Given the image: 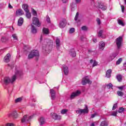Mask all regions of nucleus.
<instances>
[{
	"label": "nucleus",
	"mask_w": 126,
	"mask_h": 126,
	"mask_svg": "<svg viewBox=\"0 0 126 126\" xmlns=\"http://www.w3.org/2000/svg\"><path fill=\"white\" fill-rule=\"evenodd\" d=\"M18 74H19V75H21V72L19 71H16L15 75L13 76L12 80L10 79V78H9L8 77H5L3 80L4 84H5V85H7V84H9V83L14 82V81L16 80V75Z\"/></svg>",
	"instance_id": "f257e3e1"
},
{
	"label": "nucleus",
	"mask_w": 126,
	"mask_h": 126,
	"mask_svg": "<svg viewBox=\"0 0 126 126\" xmlns=\"http://www.w3.org/2000/svg\"><path fill=\"white\" fill-rule=\"evenodd\" d=\"M33 118V115L29 116L28 115H25L21 119V123H29L31 119Z\"/></svg>",
	"instance_id": "f03ea898"
},
{
	"label": "nucleus",
	"mask_w": 126,
	"mask_h": 126,
	"mask_svg": "<svg viewBox=\"0 0 126 126\" xmlns=\"http://www.w3.org/2000/svg\"><path fill=\"white\" fill-rule=\"evenodd\" d=\"M39 51L37 50H33L31 52L28 56L29 59H33L34 57H39Z\"/></svg>",
	"instance_id": "7ed1b4c3"
},
{
	"label": "nucleus",
	"mask_w": 126,
	"mask_h": 126,
	"mask_svg": "<svg viewBox=\"0 0 126 126\" xmlns=\"http://www.w3.org/2000/svg\"><path fill=\"white\" fill-rule=\"evenodd\" d=\"M124 39H123L122 36H119L116 39V43L118 49H120L121 47H122V44H123V42Z\"/></svg>",
	"instance_id": "20e7f679"
},
{
	"label": "nucleus",
	"mask_w": 126,
	"mask_h": 126,
	"mask_svg": "<svg viewBox=\"0 0 126 126\" xmlns=\"http://www.w3.org/2000/svg\"><path fill=\"white\" fill-rule=\"evenodd\" d=\"M88 78V76H86L82 79V84L83 85H86L87 83L88 84H91V83H92V82H91V81H90V80Z\"/></svg>",
	"instance_id": "39448f33"
},
{
	"label": "nucleus",
	"mask_w": 126,
	"mask_h": 126,
	"mask_svg": "<svg viewBox=\"0 0 126 126\" xmlns=\"http://www.w3.org/2000/svg\"><path fill=\"white\" fill-rule=\"evenodd\" d=\"M32 23L34 25H36L38 27H40L41 26V23H40V21L38 18L33 17L32 19Z\"/></svg>",
	"instance_id": "423d86ee"
},
{
	"label": "nucleus",
	"mask_w": 126,
	"mask_h": 126,
	"mask_svg": "<svg viewBox=\"0 0 126 126\" xmlns=\"http://www.w3.org/2000/svg\"><path fill=\"white\" fill-rule=\"evenodd\" d=\"M81 94V92L80 91H77L75 92H73L71 94L70 98V99H74L75 97H77V96H79Z\"/></svg>",
	"instance_id": "0eeeda50"
},
{
	"label": "nucleus",
	"mask_w": 126,
	"mask_h": 126,
	"mask_svg": "<svg viewBox=\"0 0 126 126\" xmlns=\"http://www.w3.org/2000/svg\"><path fill=\"white\" fill-rule=\"evenodd\" d=\"M66 19H63L59 23V27L60 28H64L66 25Z\"/></svg>",
	"instance_id": "6e6552de"
},
{
	"label": "nucleus",
	"mask_w": 126,
	"mask_h": 126,
	"mask_svg": "<svg viewBox=\"0 0 126 126\" xmlns=\"http://www.w3.org/2000/svg\"><path fill=\"white\" fill-rule=\"evenodd\" d=\"M51 116L54 120H57L60 121L62 119V116L57 114V113H53L51 114Z\"/></svg>",
	"instance_id": "1a4fd4ad"
},
{
	"label": "nucleus",
	"mask_w": 126,
	"mask_h": 126,
	"mask_svg": "<svg viewBox=\"0 0 126 126\" xmlns=\"http://www.w3.org/2000/svg\"><path fill=\"white\" fill-rule=\"evenodd\" d=\"M50 93L51 95V99L52 100H56V91L54 89H51L50 90Z\"/></svg>",
	"instance_id": "9d476101"
},
{
	"label": "nucleus",
	"mask_w": 126,
	"mask_h": 126,
	"mask_svg": "<svg viewBox=\"0 0 126 126\" xmlns=\"http://www.w3.org/2000/svg\"><path fill=\"white\" fill-rule=\"evenodd\" d=\"M23 14H24V12L21 9H18L16 11V15L17 16H19L20 15H23Z\"/></svg>",
	"instance_id": "9b49d317"
},
{
	"label": "nucleus",
	"mask_w": 126,
	"mask_h": 126,
	"mask_svg": "<svg viewBox=\"0 0 126 126\" xmlns=\"http://www.w3.org/2000/svg\"><path fill=\"white\" fill-rule=\"evenodd\" d=\"M9 117H12L13 119H16L18 117V114L16 111H14L9 114Z\"/></svg>",
	"instance_id": "f8f14e48"
},
{
	"label": "nucleus",
	"mask_w": 126,
	"mask_h": 126,
	"mask_svg": "<svg viewBox=\"0 0 126 126\" xmlns=\"http://www.w3.org/2000/svg\"><path fill=\"white\" fill-rule=\"evenodd\" d=\"M98 7L100 8V9H102V10H106L107 9V6L105 5L103 3H99Z\"/></svg>",
	"instance_id": "ddd939ff"
},
{
	"label": "nucleus",
	"mask_w": 126,
	"mask_h": 126,
	"mask_svg": "<svg viewBox=\"0 0 126 126\" xmlns=\"http://www.w3.org/2000/svg\"><path fill=\"white\" fill-rule=\"evenodd\" d=\"M105 42H104L103 41H100L99 43V49L103 51V50H104V48H105Z\"/></svg>",
	"instance_id": "4468645a"
},
{
	"label": "nucleus",
	"mask_w": 126,
	"mask_h": 126,
	"mask_svg": "<svg viewBox=\"0 0 126 126\" xmlns=\"http://www.w3.org/2000/svg\"><path fill=\"white\" fill-rule=\"evenodd\" d=\"M9 59H10V54L8 53L4 58L5 63H9Z\"/></svg>",
	"instance_id": "2eb2a0df"
},
{
	"label": "nucleus",
	"mask_w": 126,
	"mask_h": 126,
	"mask_svg": "<svg viewBox=\"0 0 126 126\" xmlns=\"http://www.w3.org/2000/svg\"><path fill=\"white\" fill-rule=\"evenodd\" d=\"M63 70L64 71V73L65 75H67L68 74V68L66 66H63Z\"/></svg>",
	"instance_id": "dca6fc26"
},
{
	"label": "nucleus",
	"mask_w": 126,
	"mask_h": 126,
	"mask_svg": "<svg viewBox=\"0 0 126 126\" xmlns=\"http://www.w3.org/2000/svg\"><path fill=\"white\" fill-rule=\"evenodd\" d=\"M116 78L117 79V80L119 82H122V80H123V75H121V74H118L116 76Z\"/></svg>",
	"instance_id": "f3484780"
},
{
	"label": "nucleus",
	"mask_w": 126,
	"mask_h": 126,
	"mask_svg": "<svg viewBox=\"0 0 126 126\" xmlns=\"http://www.w3.org/2000/svg\"><path fill=\"white\" fill-rule=\"evenodd\" d=\"M82 114H88L89 110H88V107L87 106H86V108L84 109H81Z\"/></svg>",
	"instance_id": "a211bd4d"
},
{
	"label": "nucleus",
	"mask_w": 126,
	"mask_h": 126,
	"mask_svg": "<svg viewBox=\"0 0 126 126\" xmlns=\"http://www.w3.org/2000/svg\"><path fill=\"white\" fill-rule=\"evenodd\" d=\"M23 22H24L23 18L22 17L20 18L18 22V26H21L22 24H23Z\"/></svg>",
	"instance_id": "6ab92c4d"
},
{
	"label": "nucleus",
	"mask_w": 126,
	"mask_h": 126,
	"mask_svg": "<svg viewBox=\"0 0 126 126\" xmlns=\"http://www.w3.org/2000/svg\"><path fill=\"white\" fill-rule=\"evenodd\" d=\"M112 73V69H109L106 71V76L109 78L111 76Z\"/></svg>",
	"instance_id": "aec40b11"
},
{
	"label": "nucleus",
	"mask_w": 126,
	"mask_h": 126,
	"mask_svg": "<svg viewBox=\"0 0 126 126\" xmlns=\"http://www.w3.org/2000/svg\"><path fill=\"white\" fill-rule=\"evenodd\" d=\"M8 41V38L7 37H5V36H2L1 38V41L2 43H5V42H7Z\"/></svg>",
	"instance_id": "412c9836"
},
{
	"label": "nucleus",
	"mask_w": 126,
	"mask_h": 126,
	"mask_svg": "<svg viewBox=\"0 0 126 126\" xmlns=\"http://www.w3.org/2000/svg\"><path fill=\"white\" fill-rule=\"evenodd\" d=\"M32 32L34 34L37 33V29H36V28L33 25H32Z\"/></svg>",
	"instance_id": "4be33fe9"
},
{
	"label": "nucleus",
	"mask_w": 126,
	"mask_h": 126,
	"mask_svg": "<svg viewBox=\"0 0 126 126\" xmlns=\"http://www.w3.org/2000/svg\"><path fill=\"white\" fill-rule=\"evenodd\" d=\"M109 125V122L107 121H102L100 124V126H107Z\"/></svg>",
	"instance_id": "5701e85b"
},
{
	"label": "nucleus",
	"mask_w": 126,
	"mask_h": 126,
	"mask_svg": "<svg viewBox=\"0 0 126 126\" xmlns=\"http://www.w3.org/2000/svg\"><path fill=\"white\" fill-rule=\"evenodd\" d=\"M23 8L24 9L25 11H29L28 9V5L27 4H24L23 5Z\"/></svg>",
	"instance_id": "b1692460"
},
{
	"label": "nucleus",
	"mask_w": 126,
	"mask_h": 126,
	"mask_svg": "<svg viewBox=\"0 0 126 126\" xmlns=\"http://www.w3.org/2000/svg\"><path fill=\"white\" fill-rule=\"evenodd\" d=\"M117 94L118 96H120L121 97H123L124 96V93L121 91H118Z\"/></svg>",
	"instance_id": "393cba45"
},
{
	"label": "nucleus",
	"mask_w": 126,
	"mask_h": 126,
	"mask_svg": "<svg viewBox=\"0 0 126 126\" xmlns=\"http://www.w3.org/2000/svg\"><path fill=\"white\" fill-rule=\"evenodd\" d=\"M43 32L44 33V34H49V29L44 28L43 29Z\"/></svg>",
	"instance_id": "a878e982"
},
{
	"label": "nucleus",
	"mask_w": 126,
	"mask_h": 126,
	"mask_svg": "<svg viewBox=\"0 0 126 126\" xmlns=\"http://www.w3.org/2000/svg\"><path fill=\"white\" fill-rule=\"evenodd\" d=\"M56 43L57 47H60V46H61V41L60 40V39L57 38L56 40Z\"/></svg>",
	"instance_id": "bb28decb"
},
{
	"label": "nucleus",
	"mask_w": 126,
	"mask_h": 126,
	"mask_svg": "<svg viewBox=\"0 0 126 126\" xmlns=\"http://www.w3.org/2000/svg\"><path fill=\"white\" fill-rule=\"evenodd\" d=\"M39 122L40 123V125H44L45 124V120L44 119V118L41 117Z\"/></svg>",
	"instance_id": "cd10ccee"
},
{
	"label": "nucleus",
	"mask_w": 126,
	"mask_h": 126,
	"mask_svg": "<svg viewBox=\"0 0 126 126\" xmlns=\"http://www.w3.org/2000/svg\"><path fill=\"white\" fill-rule=\"evenodd\" d=\"M103 30H101L98 33H97V36L98 37H101V38H103V37L102 36V35L103 34Z\"/></svg>",
	"instance_id": "c85d7f7f"
},
{
	"label": "nucleus",
	"mask_w": 126,
	"mask_h": 126,
	"mask_svg": "<svg viewBox=\"0 0 126 126\" xmlns=\"http://www.w3.org/2000/svg\"><path fill=\"white\" fill-rule=\"evenodd\" d=\"M67 112H68L67 109H63L61 110V113L62 114V115H64V114H66Z\"/></svg>",
	"instance_id": "c756f323"
},
{
	"label": "nucleus",
	"mask_w": 126,
	"mask_h": 126,
	"mask_svg": "<svg viewBox=\"0 0 126 126\" xmlns=\"http://www.w3.org/2000/svg\"><path fill=\"white\" fill-rule=\"evenodd\" d=\"M122 62H123V59L122 58H119L116 62L117 65H118V64H120Z\"/></svg>",
	"instance_id": "7c9ffc66"
},
{
	"label": "nucleus",
	"mask_w": 126,
	"mask_h": 126,
	"mask_svg": "<svg viewBox=\"0 0 126 126\" xmlns=\"http://www.w3.org/2000/svg\"><path fill=\"white\" fill-rule=\"evenodd\" d=\"M22 101V97H18L15 100V103H18L19 102H21Z\"/></svg>",
	"instance_id": "2f4dec72"
},
{
	"label": "nucleus",
	"mask_w": 126,
	"mask_h": 126,
	"mask_svg": "<svg viewBox=\"0 0 126 126\" xmlns=\"http://www.w3.org/2000/svg\"><path fill=\"white\" fill-rule=\"evenodd\" d=\"M26 15L27 17L28 18H30L31 17V13H30V12H29V11H26Z\"/></svg>",
	"instance_id": "473e14b6"
},
{
	"label": "nucleus",
	"mask_w": 126,
	"mask_h": 126,
	"mask_svg": "<svg viewBox=\"0 0 126 126\" xmlns=\"http://www.w3.org/2000/svg\"><path fill=\"white\" fill-rule=\"evenodd\" d=\"M118 23L119 25H121L122 26H125V23H124V22H123L122 20H118Z\"/></svg>",
	"instance_id": "72a5a7b5"
},
{
	"label": "nucleus",
	"mask_w": 126,
	"mask_h": 126,
	"mask_svg": "<svg viewBox=\"0 0 126 126\" xmlns=\"http://www.w3.org/2000/svg\"><path fill=\"white\" fill-rule=\"evenodd\" d=\"M81 29L83 31H87V30H88V28H87V27L86 26H84L81 28Z\"/></svg>",
	"instance_id": "f704fd0d"
},
{
	"label": "nucleus",
	"mask_w": 126,
	"mask_h": 126,
	"mask_svg": "<svg viewBox=\"0 0 126 126\" xmlns=\"http://www.w3.org/2000/svg\"><path fill=\"white\" fill-rule=\"evenodd\" d=\"M106 86L108 89H111V88L113 87V84H112L111 83H109L108 85H107Z\"/></svg>",
	"instance_id": "c9c22d12"
},
{
	"label": "nucleus",
	"mask_w": 126,
	"mask_h": 126,
	"mask_svg": "<svg viewBox=\"0 0 126 126\" xmlns=\"http://www.w3.org/2000/svg\"><path fill=\"white\" fill-rule=\"evenodd\" d=\"M125 111V108L123 107H121L119 108L118 112L119 113H123Z\"/></svg>",
	"instance_id": "e433bc0d"
},
{
	"label": "nucleus",
	"mask_w": 126,
	"mask_h": 126,
	"mask_svg": "<svg viewBox=\"0 0 126 126\" xmlns=\"http://www.w3.org/2000/svg\"><path fill=\"white\" fill-rule=\"evenodd\" d=\"M96 65H98V62L94 60L93 64V67H94V66H96Z\"/></svg>",
	"instance_id": "4c0bfd02"
},
{
	"label": "nucleus",
	"mask_w": 126,
	"mask_h": 126,
	"mask_svg": "<svg viewBox=\"0 0 126 126\" xmlns=\"http://www.w3.org/2000/svg\"><path fill=\"white\" fill-rule=\"evenodd\" d=\"M5 126H14V124L13 123H6L5 125Z\"/></svg>",
	"instance_id": "58836bf2"
},
{
	"label": "nucleus",
	"mask_w": 126,
	"mask_h": 126,
	"mask_svg": "<svg viewBox=\"0 0 126 126\" xmlns=\"http://www.w3.org/2000/svg\"><path fill=\"white\" fill-rule=\"evenodd\" d=\"M79 15V13L78 12L76 13L75 17L74 18L75 20L76 21V20H77L78 18V16Z\"/></svg>",
	"instance_id": "ea45409f"
},
{
	"label": "nucleus",
	"mask_w": 126,
	"mask_h": 126,
	"mask_svg": "<svg viewBox=\"0 0 126 126\" xmlns=\"http://www.w3.org/2000/svg\"><path fill=\"white\" fill-rule=\"evenodd\" d=\"M117 107H118V104H117V103L113 105L112 110H116V109H117Z\"/></svg>",
	"instance_id": "a19ab883"
},
{
	"label": "nucleus",
	"mask_w": 126,
	"mask_h": 126,
	"mask_svg": "<svg viewBox=\"0 0 126 126\" xmlns=\"http://www.w3.org/2000/svg\"><path fill=\"white\" fill-rule=\"evenodd\" d=\"M96 21H97L98 25H100V24H101V20H100V19L99 18H96Z\"/></svg>",
	"instance_id": "79ce46f5"
},
{
	"label": "nucleus",
	"mask_w": 126,
	"mask_h": 126,
	"mask_svg": "<svg viewBox=\"0 0 126 126\" xmlns=\"http://www.w3.org/2000/svg\"><path fill=\"white\" fill-rule=\"evenodd\" d=\"M74 28H71L69 31V33H73L74 32Z\"/></svg>",
	"instance_id": "37998d69"
},
{
	"label": "nucleus",
	"mask_w": 126,
	"mask_h": 126,
	"mask_svg": "<svg viewBox=\"0 0 126 126\" xmlns=\"http://www.w3.org/2000/svg\"><path fill=\"white\" fill-rule=\"evenodd\" d=\"M12 37H13V39H14V40H17L18 37H17V35H16V34H13L12 35Z\"/></svg>",
	"instance_id": "c03bdc74"
},
{
	"label": "nucleus",
	"mask_w": 126,
	"mask_h": 126,
	"mask_svg": "<svg viewBox=\"0 0 126 126\" xmlns=\"http://www.w3.org/2000/svg\"><path fill=\"white\" fill-rule=\"evenodd\" d=\"M71 56H72V57H76V53H75V52H71Z\"/></svg>",
	"instance_id": "a18cd8bd"
},
{
	"label": "nucleus",
	"mask_w": 126,
	"mask_h": 126,
	"mask_svg": "<svg viewBox=\"0 0 126 126\" xmlns=\"http://www.w3.org/2000/svg\"><path fill=\"white\" fill-rule=\"evenodd\" d=\"M117 114H118L117 112L114 111L112 113V116H114V117H116L117 116Z\"/></svg>",
	"instance_id": "49530a36"
},
{
	"label": "nucleus",
	"mask_w": 126,
	"mask_h": 126,
	"mask_svg": "<svg viewBox=\"0 0 126 126\" xmlns=\"http://www.w3.org/2000/svg\"><path fill=\"white\" fill-rule=\"evenodd\" d=\"M125 87V86H122L121 87H117V88L119 89L120 90H123L124 89V88Z\"/></svg>",
	"instance_id": "de8ad7c7"
},
{
	"label": "nucleus",
	"mask_w": 126,
	"mask_h": 126,
	"mask_svg": "<svg viewBox=\"0 0 126 126\" xmlns=\"http://www.w3.org/2000/svg\"><path fill=\"white\" fill-rule=\"evenodd\" d=\"M32 14L33 15H34L35 16H36V15H37V12H36V11L34 9L32 10Z\"/></svg>",
	"instance_id": "09e8293b"
},
{
	"label": "nucleus",
	"mask_w": 126,
	"mask_h": 126,
	"mask_svg": "<svg viewBox=\"0 0 126 126\" xmlns=\"http://www.w3.org/2000/svg\"><path fill=\"white\" fill-rule=\"evenodd\" d=\"M76 113L77 114H80V115H81L82 114L81 109H79L78 110L76 111Z\"/></svg>",
	"instance_id": "8fccbe9b"
},
{
	"label": "nucleus",
	"mask_w": 126,
	"mask_h": 126,
	"mask_svg": "<svg viewBox=\"0 0 126 126\" xmlns=\"http://www.w3.org/2000/svg\"><path fill=\"white\" fill-rule=\"evenodd\" d=\"M46 21H47V22H48V23H50V21H51V20H50V17H47Z\"/></svg>",
	"instance_id": "3c124183"
},
{
	"label": "nucleus",
	"mask_w": 126,
	"mask_h": 126,
	"mask_svg": "<svg viewBox=\"0 0 126 126\" xmlns=\"http://www.w3.org/2000/svg\"><path fill=\"white\" fill-rule=\"evenodd\" d=\"M121 8L122 12H124L125 11V6L124 5H121Z\"/></svg>",
	"instance_id": "603ef678"
},
{
	"label": "nucleus",
	"mask_w": 126,
	"mask_h": 126,
	"mask_svg": "<svg viewBox=\"0 0 126 126\" xmlns=\"http://www.w3.org/2000/svg\"><path fill=\"white\" fill-rule=\"evenodd\" d=\"M76 3H80V2L81 1V0H75Z\"/></svg>",
	"instance_id": "864d4df0"
},
{
	"label": "nucleus",
	"mask_w": 126,
	"mask_h": 126,
	"mask_svg": "<svg viewBox=\"0 0 126 126\" xmlns=\"http://www.w3.org/2000/svg\"><path fill=\"white\" fill-rule=\"evenodd\" d=\"M96 116V114H92L91 115V118H95V116Z\"/></svg>",
	"instance_id": "5fc2aeb1"
},
{
	"label": "nucleus",
	"mask_w": 126,
	"mask_h": 126,
	"mask_svg": "<svg viewBox=\"0 0 126 126\" xmlns=\"http://www.w3.org/2000/svg\"><path fill=\"white\" fill-rule=\"evenodd\" d=\"M94 43H97V39L96 38H94L93 40Z\"/></svg>",
	"instance_id": "6e6d98bb"
},
{
	"label": "nucleus",
	"mask_w": 126,
	"mask_h": 126,
	"mask_svg": "<svg viewBox=\"0 0 126 126\" xmlns=\"http://www.w3.org/2000/svg\"><path fill=\"white\" fill-rule=\"evenodd\" d=\"M8 7H9V8H13V7L12 6H11V5L10 4V3H9Z\"/></svg>",
	"instance_id": "4d7b16f0"
},
{
	"label": "nucleus",
	"mask_w": 126,
	"mask_h": 126,
	"mask_svg": "<svg viewBox=\"0 0 126 126\" xmlns=\"http://www.w3.org/2000/svg\"><path fill=\"white\" fill-rule=\"evenodd\" d=\"M70 6H71V10H72V9L73 8V3H71V4H70Z\"/></svg>",
	"instance_id": "13d9d810"
},
{
	"label": "nucleus",
	"mask_w": 126,
	"mask_h": 126,
	"mask_svg": "<svg viewBox=\"0 0 126 126\" xmlns=\"http://www.w3.org/2000/svg\"><path fill=\"white\" fill-rule=\"evenodd\" d=\"M62 1L63 3H65V2H67V0H62Z\"/></svg>",
	"instance_id": "bf43d9fd"
},
{
	"label": "nucleus",
	"mask_w": 126,
	"mask_h": 126,
	"mask_svg": "<svg viewBox=\"0 0 126 126\" xmlns=\"http://www.w3.org/2000/svg\"><path fill=\"white\" fill-rule=\"evenodd\" d=\"M90 63H93V60H90Z\"/></svg>",
	"instance_id": "052dcab7"
},
{
	"label": "nucleus",
	"mask_w": 126,
	"mask_h": 126,
	"mask_svg": "<svg viewBox=\"0 0 126 126\" xmlns=\"http://www.w3.org/2000/svg\"><path fill=\"white\" fill-rule=\"evenodd\" d=\"M84 38V37L83 36L81 37V40H82V41L83 40Z\"/></svg>",
	"instance_id": "680f3d73"
},
{
	"label": "nucleus",
	"mask_w": 126,
	"mask_h": 126,
	"mask_svg": "<svg viewBox=\"0 0 126 126\" xmlns=\"http://www.w3.org/2000/svg\"><path fill=\"white\" fill-rule=\"evenodd\" d=\"M91 126H95V124L94 123H92Z\"/></svg>",
	"instance_id": "e2e57ef3"
},
{
	"label": "nucleus",
	"mask_w": 126,
	"mask_h": 126,
	"mask_svg": "<svg viewBox=\"0 0 126 126\" xmlns=\"http://www.w3.org/2000/svg\"><path fill=\"white\" fill-rule=\"evenodd\" d=\"M32 101H33V102H36V99H33Z\"/></svg>",
	"instance_id": "0e129e2a"
},
{
	"label": "nucleus",
	"mask_w": 126,
	"mask_h": 126,
	"mask_svg": "<svg viewBox=\"0 0 126 126\" xmlns=\"http://www.w3.org/2000/svg\"><path fill=\"white\" fill-rule=\"evenodd\" d=\"M125 0V3H126V0Z\"/></svg>",
	"instance_id": "69168bd1"
}]
</instances>
